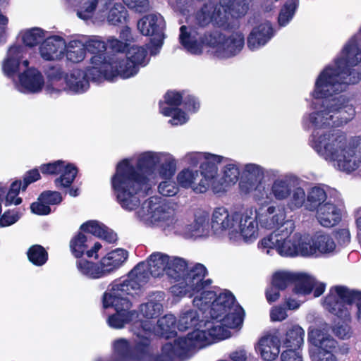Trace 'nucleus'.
Instances as JSON below:
<instances>
[{
  "mask_svg": "<svg viewBox=\"0 0 361 361\" xmlns=\"http://www.w3.org/2000/svg\"><path fill=\"white\" fill-rule=\"evenodd\" d=\"M314 140L317 147L324 148L331 158L337 160L341 170L350 173L357 168L356 160L351 159L349 154L348 157L345 156V153L348 152L347 139L345 134L341 130L334 128L328 133L321 134L317 137L314 135Z\"/></svg>",
  "mask_w": 361,
  "mask_h": 361,
  "instance_id": "423d86ee",
  "label": "nucleus"
},
{
  "mask_svg": "<svg viewBox=\"0 0 361 361\" xmlns=\"http://www.w3.org/2000/svg\"><path fill=\"white\" fill-rule=\"evenodd\" d=\"M203 330L195 329L185 337H179L173 343H166L161 348V353L155 355L152 361H173L176 358H183L188 353L207 345V336L217 337L221 327L214 325L213 322L207 321Z\"/></svg>",
  "mask_w": 361,
  "mask_h": 361,
  "instance_id": "20e7f679",
  "label": "nucleus"
},
{
  "mask_svg": "<svg viewBox=\"0 0 361 361\" xmlns=\"http://www.w3.org/2000/svg\"><path fill=\"white\" fill-rule=\"evenodd\" d=\"M37 200L42 201L49 206L56 205L63 201V197L60 192L45 190L39 195Z\"/></svg>",
  "mask_w": 361,
  "mask_h": 361,
  "instance_id": "680f3d73",
  "label": "nucleus"
},
{
  "mask_svg": "<svg viewBox=\"0 0 361 361\" xmlns=\"http://www.w3.org/2000/svg\"><path fill=\"white\" fill-rule=\"evenodd\" d=\"M63 39L61 37L56 35L44 39L39 47L40 55L46 61L59 59L63 54Z\"/></svg>",
  "mask_w": 361,
  "mask_h": 361,
  "instance_id": "412c9836",
  "label": "nucleus"
},
{
  "mask_svg": "<svg viewBox=\"0 0 361 361\" xmlns=\"http://www.w3.org/2000/svg\"><path fill=\"white\" fill-rule=\"evenodd\" d=\"M0 190L4 192L1 203L3 204L4 202L6 207L11 204L18 205L22 202V198L18 197V194L16 192L8 190L7 188L3 186L1 183H0Z\"/></svg>",
  "mask_w": 361,
  "mask_h": 361,
  "instance_id": "69168bd1",
  "label": "nucleus"
},
{
  "mask_svg": "<svg viewBox=\"0 0 361 361\" xmlns=\"http://www.w3.org/2000/svg\"><path fill=\"white\" fill-rule=\"evenodd\" d=\"M22 50L20 46H11L8 51L7 57L4 60L2 70L8 78L13 77L19 71Z\"/></svg>",
  "mask_w": 361,
  "mask_h": 361,
  "instance_id": "cd10ccee",
  "label": "nucleus"
},
{
  "mask_svg": "<svg viewBox=\"0 0 361 361\" xmlns=\"http://www.w3.org/2000/svg\"><path fill=\"white\" fill-rule=\"evenodd\" d=\"M107 62L100 66L93 65L91 67H87L85 70H83V73H85V78L87 81H99L105 75V68Z\"/></svg>",
  "mask_w": 361,
  "mask_h": 361,
  "instance_id": "bf43d9fd",
  "label": "nucleus"
},
{
  "mask_svg": "<svg viewBox=\"0 0 361 361\" xmlns=\"http://www.w3.org/2000/svg\"><path fill=\"white\" fill-rule=\"evenodd\" d=\"M44 37V32L42 29L33 27L23 33L22 40L25 46L32 48L42 42Z\"/></svg>",
  "mask_w": 361,
  "mask_h": 361,
  "instance_id": "c03bdc74",
  "label": "nucleus"
},
{
  "mask_svg": "<svg viewBox=\"0 0 361 361\" xmlns=\"http://www.w3.org/2000/svg\"><path fill=\"white\" fill-rule=\"evenodd\" d=\"M197 176L198 171H193L189 169H185L178 174L177 180L181 187L189 188L195 183Z\"/></svg>",
  "mask_w": 361,
  "mask_h": 361,
  "instance_id": "6e6d98bb",
  "label": "nucleus"
},
{
  "mask_svg": "<svg viewBox=\"0 0 361 361\" xmlns=\"http://www.w3.org/2000/svg\"><path fill=\"white\" fill-rule=\"evenodd\" d=\"M115 353L123 360H131V345L126 338H119L114 342Z\"/></svg>",
  "mask_w": 361,
  "mask_h": 361,
  "instance_id": "864d4df0",
  "label": "nucleus"
},
{
  "mask_svg": "<svg viewBox=\"0 0 361 361\" xmlns=\"http://www.w3.org/2000/svg\"><path fill=\"white\" fill-rule=\"evenodd\" d=\"M276 338H272L269 341V344L264 345L263 342L261 341V356L263 360L266 361L274 360L280 353V341H276Z\"/></svg>",
  "mask_w": 361,
  "mask_h": 361,
  "instance_id": "a18cd8bd",
  "label": "nucleus"
},
{
  "mask_svg": "<svg viewBox=\"0 0 361 361\" xmlns=\"http://www.w3.org/2000/svg\"><path fill=\"white\" fill-rule=\"evenodd\" d=\"M20 218L17 209H7L0 214V227H8L16 224Z\"/></svg>",
  "mask_w": 361,
  "mask_h": 361,
  "instance_id": "052dcab7",
  "label": "nucleus"
},
{
  "mask_svg": "<svg viewBox=\"0 0 361 361\" xmlns=\"http://www.w3.org/2000/svg\"><path fill=\"white\" fill-rule=\"evenodd\" d=\"M154 324L152 321H135L132 326L133 334L140 340L131 345V360L140 361L147 356L151 344V336L154 334Z\"/></svg>",
  "mask_w": 361,
  "mask_h": 361,
  "instance_id": "9b49d317",
  "label": "nucleus"
},
{
  "mask_svg": "<svg viewBox=\"0 0 361 361\" xmlns=\"http://www.w3.org/2000/svg\"><path fill=\"white\" fill-rule=\"evenodd\" d=\"M239 220V214L235 212L231 215L224 207H217L214 209L211 226L215 233L221 232L227 229L235 230V225Z\"/></svg>",
  "mask_w": 361,
  "mask_h": 361,
  "instance_id": "6ab92c4d",
  "label": "nucleus"
},
{
  "mask_svg": "<svg viewBox=\"0 0 361 361\" xmlns=\"http://www.w3.org/2000/svg\"><path fill=\"white\" fill-rule=\"evenodd\" d=\"M141 285L135 280L115 279L103 294L104 308L114 307L116 312L109 316L107 322L114 329H122L133 320L135 313L130 310L132 302L128 296L139 295Z\"/></svg>",
  "mask_w": 361,
  "mask_h": 361,
  "instance_id": "f03ea898",
  "label": "nucleus"
},
{
  "mask_svg": "<svg viewBox=\"0 0 361 361\" xmlns=\"http://www.w3.org/2000/svg\"><path fill=\"white\" fill-rule=\"evenodd\" d=\"M79 231L89 236L104 239L109 243H114L117 240V234L103 224L96 220H89L80 225Z\"/></svg>",
  "mask_w": 361,
  "mask_h": 361,
  "instance_id": "aec40b11",
  "label": "nucleus"
},
{
  "mask_svg": "<svg viewBox=\"0 0 361 361\" xmlns=\"http://www.w3.org/2000/svg\"><path fill=\"white\" fill-rule=\"evenodd\" d=\"M126 59L114 62L116 71L121 78H129L137 73L139 67L147 56V51L142 47L130 46L126 51Z\"/></svg>",
  "mask_w": 361,
  "mask_h": 361,
  "instance_id": "4468645a",
  "label": "nucleus"
},
{
  "mask_svg": "<svg viewBox=\"0 0 361 361\" xmlns=\"http://www.w3.org/2000/svg\"><path fill=\"white\" fill-rule=\"evenodd\" d=\"M305 331L299 325H293L288 329L280 343L283 348L300 349L304 343Z\"/></svg>",
  "mask_w": 361,
  "mask_h": 361,
  "instance_id": "2f4dec72",
  "label": "nucleus"
},
{
  "mask_svg": "<svg viewBox=\"0 0 361 361\" xmlns=\"http://www.w3.org/2000/svg\"><path fill=\"white\" fill-rule=\"evenodd\" d=\"M78 172V168L73 164H63L60 176L55 178L54 181L56 188L61 189L71 187L77 176Z\"/></svg>",
  "mask_w": 361,
  "mask_h": 361,
  "instance_id": "f704fd0d",
  "label": "nucleus"
},
{
  "mask_svg": "<svg viewBox=\"0 0 361 361\" xmlns=\"http://www.w3.org/2000/svg\"><path fill=\"white\" fill-rule=\"evenodd\" d=\"M240 170L239 168L234 164H228L224 166L223 171L222 181L219 183H224V190H226L227 186L234 185L239 178Z\"/></svg>",
  "mask_w": 361,
  "mask_h": 361,
  "instance_id": "49530a36",
  "label": "nucleus"
},
{
  "mask_svg": "<svg viewBox=\"0 0 361 361\" xmlns=\"http://www.w3.org/2000/svg\"><path fill=\"white\" fill-rule=\"evenodd\" d=\"M91 236L78 231L71 239L69 243L70 251L77 259L82 258L85 255L87 258L94 257L98 259V251L102 248V245L96 242L90 247Z\"/></svg>",
  "mask_w": 361,
  "mask_h": 361,
  "instance_id": "2eb2a0df",
  "label": "nucleus"
},
{
  "mask_svg": "<svg viewBox=\"0 0 361 361\" xmlns=\"http://www.w3.org/2000/svg\"><path fill=\"white\" fill-rule=\"evenodd\" d=\"M156 162L153 153L147 152L137 158L135 165L128 159L117 164L111 185L116 201L123 209L135 210L140 204V198L149 194L151 184L148 175L153 171Z\"/></svg>",
  "mask_w": 361,
  "mask_h": 361,
  "instance_id": "f257e3e1",
  "label": "nucleus"
},
{
  "mask_svg": "<svg viewBox=\"0 0 361 361\" xmlns=\"http://www.w3.org/2000/svg\"><path fill=\"white\" fill-rule=\"evenodd\" d=\"M336 290L337 296L348 302V304H353L355 300L361 301V291L360 290H350L343 286H336Z\"/></svg>",
  "mask_w": 361,
  "mask_h": 361,
  "instance_id": "603ef678",
  "label": "nucleus"
},
{
  "mask_svg": "<svg viewBox=\"0 0 361 361\" xmlns=\"http://www.w3.org/2000/svg\"><path fill=\"white\" fill-rule=\"evenodd\" d=\"M324 303L326 310L341 320L334 327L333 331L335 335L341 339L350 338L351 328L349 325L350 322L349 306L353 304H348V302L337 296L336 286L330 288L329 293L324 298Z\"/></svg>",
  "mask_w": 361,
  "mask_h": 361,
  "instance_id": "6e6552de",
  "label": "nucleus"
},
{
  "mask_svg": "<svg viewBox=\"0 0 361 361\" xmlns=\"http://www.w3.org/2000/svg\"><path fill=\"white\" fill-rule=\"evenodd\" d=\"M162 102H159V107L161 113L165 116H171L172 114L173 119L170 120L172 123L173 121H178L180 124L185 123L187 121L186 114L179 108L173 107H161Z\"/></svg>",
  "mask_w": 361,
  "mask_h": 361,
  "instance_id": "13d9d810",
  "label": "nucleus"
},
{
  "mask_svg": "<svg viewBox=\"0 0 361 361\" xmlns=\"http://www.w3.org/2000/svg\"><path fill=\"white\" fill-rule=\"evenodd\" d=\"M293 283L295 286L293 292L298 295H309L314 287L315 283L312 278L306 274H294Z\"/></svg>",
  "mask_w": 361,
  "mask_h": 361,
  "instance_id": "e433bc0d",
  "label": "nucleus"
},
{
  "mask_svg": "<svg viewBox=\"0 0 361 361\" xmlns=\"http://www.w3.org/2000/svg\"><path fill=\"white\" fill-rule=\"evenodd\" d=\"M198 323L197 312L192 310L187 311L179 319L178 329L180 331H185Z\"/></svg>",
  "mask_w": 361,
  "mask_h": 361,
  "instance_id": "4d7b16f0",
  "label": "nucleus"
},
{
  "mask_svg": "<svg viewBox=\"0 0 361 361\" xmlns=\"http://www.w3.org/2000/svg\"><path fill=\"white\" fill-rule=\"evenodd\" d=\"M271 192L276 200H281L290 195L291 189L286 181L276 180L272 185Z\"/></svg>",
  "mask_w": 361,
  "mask_h": 361,
  "instance_id": "3c124183",
  "label": "nucleus"
},
{
  "mask_svg": "<svg viewBox=\"0 0 361 361\" xmlns=\"http://www.w3.org/2000/svg\"><path fill=\"white\" fill-rule=\"evenodd\" d=\"M305 192L304 189L298 187L293 190L292 194L290 195V200L288 202L287 206L291 210L294 211L302 207L305 205Z\"/></svg>",
  "mask_w": 361,
  "mask_h": 361,
  "instance_id": "8fccbe9b",
  "label": "nucleus"
},
{
  "mask_svg": "<svg viewBox=\"0 0 361 361\" xmlns=\"http://www.w3.org/2000/svg\"><path fill=\"white\" fill-rule=\"evenodd\" d=\"M294 273L277 271L271 279V285L281 290H284L290 284L293 283Z\"/></svg>",
  "mask_w": 361,
  "mask_h": 361,
  "instance_id": "09e8293b",
  "label": "nucleus"
},
{
  "mask_svg": "<svg viewBox=\"0 0 361 361\" xmlns=\"http://www.w3.org/2000/svg\"><path fill=\"white\" fill-rule=\"evenodd\" d=\"M305 233H295L285 236L283 233L274 231L259 242V247L265 249H275L282 257H305L302 249L307 245Z\"/></svg>",
  "mask_w": 361,
  "mask_h": 361,
  "instance_id": "0eeeda50",
  "label": "nucleus"
},
{
  "mask_svg": "<svg viewBox=\"0 0 361 361\" xmlns=\"http://www.w3.org/2000/svg\"><path fill=\"white\" fill-rule=\"evenodd\" d=\"M207 274L206 267L202 264H196L193 267L189 269L180 284H183V290L179 293L191 292L192 294L200 293L203 290L202 279Z\"/></svg>",
  "mask_w": 361,
  "mask_h": 361,
  "instance_id": "f3484780",
  "label": "nucleus"
},
{
  "mask_svg": "<svg viewBox=\"0 0 361 361\" xmlns=\"http://www.w3.org/2000/svg\"><path fill=\"white\" fill-rule=\"evenodd\" d=\"M85 44L80 41H71L66 49V56L72 63H79L85 57Z\"/></svg>",
  "mask_w": 361,
  "mask_h": 361,
  "instance_id": "a19ab883",
  "label": "nucleus"
},
{
  "mask_svg": "<svg viewBox=\"0 0 361 361\" xmlns=\"http://www.w3.org/2000/svg\"><path fill=\"white\" fill-rule=\"evenodd\" d=\"M137 29L144 36L150 37L153 47L160 48L164 43L165 21L159 13H150L144 16L137 24Z\"/></svg>",
  "mask_w": 361,
  "mask_h": 361,
  "instance_id": "ddd939ff",
  "label": "nucleus"
},
{
  "mask_svg": "<svg viewBox=\"0 0 361 361\" xmlns=\"http://www.w3.org/2000/svg\"><path fill=\"white\" fill-rule=\"evenodd\" d=\"M65 161L63 160H57L53 162L42 164L39 166L40 173L44 176H57L61 173L63 168Z\"/></svg>",
  "mask_w": 361,
  "mask_h": 361,
  "instance_id": "5fc2aeb1",
  "label": "nucleus"
},
{
  "mask_svg": "<svg viewBox=\"0 0 361 361\" xmlns=\"http://www.w3.org/2000/svg\"><path fill=\"white\" fill-rule=\"evenodd\" d=\"M308 341L316 348L312 355L316 361H336L337 342L330 335L322 329H313L308 332Z\"/></svg>",
  "mask_w": 361,
  "mask_h": 361,
  "instance_id": "f8f14e48",
  "label": "nucleus"
},
{
  "mask_svg": "<svg viewBox=\"0 0 361 361\" xmlns=\"http://www.w3.org/2000/svg\"><path fill=\"white\" fill-rule=\"evenodd\" d=\"M170 257L165 254L153 253L147 262H140L137 264L134 268L128 273V278L125 280H135L137 281L141 286V282H146L149 274L154 277H160L164 273L167 274Z\"/></svg>",
  "mask_w": 361,
  "mask_h": 361,
  "instance_id": "1a4fd4ad",
  "label": "nucleus"
},
{
  "mask_svg": "<svg viewBox=\"0 0 361 361\" xmlns=\"http://www.w3.org/2000/svg\"><path fill=\"white\" fill-rule=\"evenodd\" d=\"M176 170V161L173 159H169L160 165L159 173L162 178L170 180L174 176Z\"/></svg>",
  "mask_w": 361,
  "mask_h": 361,
  "instance_id": "0e129e2a",
  "label": "nucleus"
},
{
  "mask_svg": "<svg viewBox=\"0 0 361 361\" xmlns=\"http://www.w3.org/2000/svg\"><path fill=\"white\" fill-rule=\"evenodd\" d=\"M341 92L338 91L324 97H316V85L312 93L315 99H322V109L312 112L310 114V121L316 128H326L327 127L336 128L346 124L351 121L355 115V110L352 104H349V99L343 96L338 95Z\"/></svg>",
  "mask_w": 361,
  "mask_h": 361,
  "instance_id": "7ed1b4c3",
  "label": "nucleus"
},
{
  "mask_svg": "<svg viewBox=\"0 0 361 361\" xmlns=\"http://www.w3.org/2000/svg\"><path fill=\"white\" fill-rule=\"evenodd\" d=\"M317 218L322 226L331 228L341 221V214L334 204L326 202L317 211Z\"/></svg>",
  "mask_w": 361,
  "mask_h": 361,
  "instance_id": "a878e982",
  "label": "nucleus"
},
{
  "mask_svg": "<svg viewBox=\"0 0 361 361\" xmlns=\"http://www.w3.org/2000/svg\"><path fill=\"white\" fill-rule=\"evenodd\" d=\"M19 82L25 90L32 93L40 92L44 85L42 74L35 68H27L20 73Z\"/></svg>",
  "mask_w": 361,
  "mask_h": 361,
  "instance_id": "b1692460",
  "label": "nucleus"
},
{
  "mask_svg": "<svg viewBox=\"0 0 361 361\" xmlns=\"http://www.w3.org/2000/svg\"><path fill=\"white\" fill-rule=\"evenodd\" d=\"M76 267L78 271L84 276L91 279H97L106 276L101 259L94 262L84 257L77 259Z\"/></svg>",
  "mask_w": 361,
  "mask_h": 361,
  "instance_id": "c756f323",
  "label": "nucleus"
},
{
  "mask_svg": "<svg viewBox=\"0 0 361 361\" xmlns=\"http://www.w3.org/2000/svg\"><path fill=\"white\" fill-rule=\"evenodd\" d=\"M298 0H288L280 10L278 23L280 26H286L293 18L298 7Z\"/></svg>",
  "mask_w": 361,
  "mask_h": 361,
  "instance_id": "79ce46f5",
  "label": "nucleus"
},
{
  "mask_svg": "<svg viewBox=\"0 0 361 361\" xmlns=\"http://www.w3.org/2000/svg\"><path fill=\"white\" fill-rule=\"evenodd\" d=\"M219 57L230 58L238 54L243 48L245 37L242 32H233L229 37L225 36Z\"/></svg>",
  "mask_w": 361,
  "mask_h": 361,
  "instance_id": "bb28decb",
  "label": "nucleus"
},
{
  "mask_svg": "<svg viewBox=\"0 0 361 361\" xmlns=\"http://www.w3.org/2000/svg\"><path fill=\"white\" fill-rule=\"evenodd\" d=\"M241 311L242 312H227L222 314L220 318L215 319V320L221 322L222 325L229 328L238 327L243 321L244 311L242 308Z\"/></svg>",
  "mask_w": 361,
  "mask_h": 361,
  "instance_id": "de8ad7c7",
  "label": "nucleus"
},
{
  "mask_svg": "<svg viewBox=\"0 0 361 361\" xmlns=\"http://www.w3.org/2000/svg\"><path fill=\"white\" fill-rule=\"evenodd\" d=\"M63 77L68 89L74 92H84L89 87L88 81L85 78V73H83L82 69L74 68L70 73H66L65 76L61 68L56 69L54 78L56 80H61Z\"/></svg>",
  "mask_w": 361,
  "mask_h": 361,
  "instance_id": "a211bd4d",
  "label": "nucleus"
},
{
  "mask_svg": "<svg viewBox=\"0 0 361 361\" xmlns=\"http://www.w3.org/2000/svg\"><path fill=\"white\" fill-rule=\"evenodd\" d=\"M128 258V251L118 248L101 259L106 276L118 269Z\"/></svg>",
  "mask_w": 361,
  "mask_h": 361,
  "instance_id": "c85d7f7f",
  "label": "nucleus"
},
{
  "mask_svg": "<svg viewBox=\"0 0 361 361\" xmlns=\"http://www.w3.org/2000/svg\"><path fill=\"white\" fill-rule=\"evenodd\" d=\"M84 44L86 51L92 54L90 59L92 65L100 66L106 63V44L104 41L93 38L87 41Z\"/></svg>",
  "mask_w": 361,
  "mask_h": 361,
  "instance_id": "7c9ffc66",
  "label": "nucleus"
},
{
  "mask_svg": "<svg viewBox=\"0 0 361 361\" xmlns=\"http://www.w3.org/2000/svg\"><path fill=\"white\" fill-rule=\"evenodd\" d=\"M189 268L188 262L183 258L173 257L169 259L167 276L174 282H182Z\"/></svg>",
  "mask_w": 361,
  "mask_h": 361,
  "instance_id": "72a5a7b5",
  "label": "nucleus"
},
{
  "mask_svg": "<svg viewBox=\"0 0 361 361\" xmlns=\"http://www.w3.org/2000/svg\"><path fill=\"white\" fill-rule=\"evenodd\" d=\"M225 35L219 31L206 32L201 37V42L204 46L216 48V53L219 57L221 51L223 42L225 39Z\"/></svg>",
  "mask_w": 361,
  "mask_h": 361,
  "instance_id": "ea45409f",
  "label": "nucleus"
},
{
  "mask_svg": "<svg viewBox=\"0 0 361 361\" xmlns=\"http://www.w3.org/2000/svg\"><path fill=\"white\" fill-rule=\"evenodd\" d=\"M239 229L241 235L246 240L255 239L258 235V224L257 221L252 216L245 215L240 216L239 214V220L235 225V230Z\"/></svg>",
  "mask_w": 361,
  "mask_h": 361,
  "instance_id": "473e14b6",
  "label": "nucleus"
},
{
  "mask_svg": "<svg viewBox=\"0 0 361 361\" xmlns=\"http://www.w3.org/2000/svg\"><path fill=\"white\" fill-rule=\"evenodd\" d=\"M273 36V28L269 23H260L255 27L249 34L247 39V47L250 50H255L264 46Z\"/></svg>",
  "mask_w": 361,
  "mask_h": 361,
  "instance_id": "4be33fe9",
  "label": "nucleus"
},
{
  "mask_svg": "<svg viewBox=\"0 0 361 361\" xmlns=\"http://www.w3.org/2000/svg\"><path fill=\"white\" fill-rule=\"evenodd\" d=\"M273 36V28L269 23H260L255 27L249 34L247 39V47L250 50H255L264 46Z\"/></svg>",
  "mask_w": 361,
  "mask_h": 361,
  "instance_id": "5701e85b",
  "label": "nucleus"
},
{
  "mask_svg": "<svg viewBox=\"0 0 361 361\" xmlns=\"http://www.w3.org/2000/svg\"><path fill=\"white\" fill-rule=\"evenodd\" d=\"M235 298L229 290L220 293L212 303L210 314L212 319L220 318L222 314L233 310Z\"/></svg>",
  "mask_w": 361,
  "mask_h": 361,
  "instance_id": "393cba45",
  "label": "nucleus"
},
{
  "mask_svg": "<svg viewBox=\"0 0 361 361\" xmlns=\"http://www.w3.org/2000/svg\"><path fill=\"white\" fill-rule=\"evenodd\" d=\"M183 94L176 90H168L164 94L165 104L169 105V107L178 108L183 102ZM163 106V103L161 104Z\"/></svg>",
  "mask_w": 361,
  "mask_h": 361,
  "instance_id": "338daca9",
  "label": "nucleus"
},
{
  "mask_svg": "<svg viewBox=\"0 0 361 361\" xmlns=\"http://www.w3.org/2000/svg\"><path fill=\"white\" fill-rule=\"evenodd\" d=\"M327 195L326 191L320 187H313L308 192L305 207L310 212L317 211L326 200Z\"/></svg>",
  "mask_w": 361,
  "mask_h": 361,
  "instance_id": "c9c22d12",
  "label": "nucleus"
},
{
  "mask_svg": "<svg viewBox=\"0 0 361 361\" xmlns=\"http://www.w3.org/2000/svg\"><path fill=\"white\" fill-rule=\"evenodd\" d=\"M28 260L35 266L41 267L48 261L49 254L45 248L39 244L31 245L27 252Z\"/></svg>",
  "mask_w": 361,
  "mask_h": 361,
  "instance_id": "4c0bfd02",
  "label": "nucleus"
},
{
  "mask_svg": "<svg viewBox=\"0 0 361 361\" xmlns=\"http://www.w3.org/2000/svg\"><path fill=\"white\" fill-rule=\"evenodd\" d=\"M99 0H85L81 6V10L78 11V16L82 20H88L92 18L98 5Z\"/></svg>",
  "mask_w": 361,
  "mask_h": 361,
  "instance_id": "e2e57ef3",
  "label": "nucleus"
},
{
  "mask_svg": "<svg viewBox=\"0 0 361 361\" xmlns=\"http://www.w3.org/2000/svg\"><path fill=\"white\" fill-rule=\"evenodd\" d=\"M41 179L40 171L37 168L26 171L23 176V185L21 190L25 191L27 188L32 183Z\"/></svg>",
  "mask_w": 361,
  "mask_h": 361,
  "instance_id": "774afa93",
  "label": "nucleus"
},
{
  "mask_svg": "<svg viewBox=\"0 0 361 361\" xmlns=\"http://www.w3.org/2000/svg\"><path fill=\"white\" fill-rule=\"evenodd\" d=\"M224 157L220 155L210 153H204V161L200 164V169L202 178L194 190L200 193L205 192L209 186L214 192L218 193L224 190V183L216 180L218 167Z\"/></svg>",
  "mask_w": 361,
  "mask_h": 361,
  "instance_id": "9d476101",
  "label": "nucleus"
},
{
  "mask_svg": "<svg viewBox=\"0 0 361 361\" xmlns=\"http://www.w3.org/2000/svg\"><path fill=\"white\" fill-rule=\"evenodd\" d=\"M128 17L126 7L121 3H115L109 9L107 20L111 25H120L127 23Z\"/></svg>",
  "mask_w": 361,
  "mask_h": 361,
  "instance_id": "58836bf2",
  "label": "nucleus"
},
{
  "mask_svg": "<svg viewBox=\"0 0 361 361\" xmlns=\"http://www.w3.org/2000/svg\"><path fill=\"white\" fill-rule=\"evenodd\" d=\"M225 4L209 1L197 13L196 18L201 26L212 23L219 27L228 28L230 16H244L249 10V0H223Z\"/></svg>",
  "mask_w": 361,
  "mask_h": 361,
  "instance_id": "39448f33",
  "label": "nucleus"
},
{
  "mask_svg": "<svg viewBox=\"0 0 361 361\" xmlns=\"http://www.w3.org/2000/svg\"><path fill=\"white\" fill-rule=\"evenodd\" d=\"M163 311V306L159 302L150 300L146 303L142 304L140 307V314L146 319H156L160 317ZM140 321H142L141 319Z\"/></svg>",
  "mask_w": 361,
  "mask_h": 361,
  "instance_id": "37998d69",
  "label": "nucleus"
},
{
  "mask_svg": "<svg viewBox=\"0 0 361 361\" xmlns=\"http://www.w3.org/2000/svg\"><path fill=\"white\" fill-rule=\"evenodd\" d=\"M307 245L302 249L306 257L326 254L333 252L336 248V243L332 237L326 233L317 232L314 235L305 233Z\"/></svg>",
  "mask_w": 361,
  "mask_h": 361,
  "instance_id": "dca6fc26",
  "label": "nucleus"
}]
</instances>
